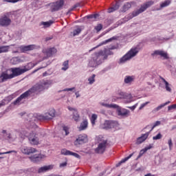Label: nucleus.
I'll use <instances>...</instances> for the list:
<instances>
[{
    "label": "nucleus",
    "instance_id": "f257e3e1",
    "mask_svg": "<svg viewBox=\"0 0 176 176\" xmlns=\"http://www.w3.org/2000/svg\"><path fill=\"white\" fill-rule=\"evenodd\" d=\"M50 85H52V82L48 80L43 81L41 84H36L29 90L26 91L18 97L16 100L12 102L13 105H20L23 100H25V98L30 97V96H32V94H35V93L38 94V93L43 91L45 89H49V87H50Z\"/></svg>",
    "mask_w": 176,
    "mask_h": 176
},
{
    "label": "nucleus",
    "instance_id": "f03ea898",
    "mask_svg": "<svg viewBox=\"0 0 176 176\" xmlns=\"http://www.w3.org/2000/svg\"><path fill=\"white\" fill-rule=\"evenodd\" d=\"M35 65H36V64L29 63L26 66H24V68L23 69L20 67H12L10 69L12 72L11 74H8V71L1 72L0 75V83H3V82L13 79V78L23 75V74H25V72H27V71L32 69Z\"/></svg>",
    "mask_w": 176,
    "mask_h": 176
},
{
    "label": "nucleus",
    "instance_id": "7ed1b4c3",
    "mask_svg": "<svg viewBox=\"0 0 176 176\" xmlns=\"http://www.w3.org/2000/svg\"><path fill=\"white\" fill-rule=\"evenodd\" d=\"M138 53V48H131L125 55H124L120 59V63L123 64V63H126V61H129L133 57H135Z\"/></svg>",
    "mask_w": 176,
    "mask_h": 176
},
{
    "label": "nucleus",
    "instance_id": "20e7f679",
    "mask_svg": "<svg viewBox=\"0 0 176 176\" xmlns=\"http://www.w3.org/2000/svg\"><path fill=\"white\" fill-rule=\"evenodd\" d=\"M101 56H102V52L96 54L95 56L90 60L89 67L93 68L101 64Z\"/></svg>",
    "mask_w": 176,
    "mask_h": 176
},
{
    "label": "nucleus",
    "instance_id": "39448f33",
    "mask_svg": "<svg viewBox=\"0 0 176 176\" xmlns=\"http://www.w3.org/2000/svg\"><path fill=\"white\" fill-rule=\"evenodd\" d=\"M50 12H58L63 6H64V0H59L56 2L50 3L49 4Z\"/></svg>",
    "mask_w": 176,
    "mask_h": 176
},
{
    "label": "nucleus",
    "instance_id": "423d86ee",
    "mask_svg": "<svg viewBox=\"0 0 176 176\" xmlns=\"http://www.w3.org/2000/svg\"><path fill=\"white\" fill-rule=\"evenodd\" d=\"M153 3H155V2L152 1L144 3L142 6H141L139 10H138L136 12L133 13V15L134 16H138V14H140V13L145 12L146 9H148V8H151V6L153 5Z\"/></svg>",
    "mask_w": 176,
    "mask_h": 176
},
{
    "label": "nucleus",
    "instance_id": "0eeeda50",
    "mask_svg": "<svg viewBox=\"0 0 176 176\" xmlns=\"http://www.w3.org/2000/svg\"><path fill=\"white\" fill-rule=\"evenodd\" d=\"M39 134L34 133V132L30 133L29 141L32 145H38L39 144Z\"/></svg>",
    "mask_w": 176,
    "mask_h": 176
},
{
    "label": "nucleus",
    "instance_id": "6e6552de",
    "mask_svg": "<svg viewBox=\"0 0 176 176\" xmlns=\"http://www.w3.org/2000/svg\"><path fill=\"white\" fill-rule=\"evenodd\" d=\"M12 24V19L6 15H3L0 18V26L1 27H9Z\"/></svg>",
    "mask_w": 176,
    "mask_h": 176
},
{
    "label": "nucleus",
    "instance_id": "1a4fd4ad",
    "mask_svg": "<svg viewBox=\"0 0 176 176\" xmlns=\"http://www.w3.org/2000/svg\"><path fill=\"white\" fill-rule=\"evenodd\" d=\"M21 53H27V52H31V50H35L36 49V45H21L18 47Z\"/></svg>",
    "mask_w": 176,
    "mask_h": 176
},
{
    "label": "nucleus",
    "instance_id": "9d476101",
    "mask_svg": "<svg viewBox=\"0 0 176 176\" xmlns=\"http://www.w3.org/2000/svg\"><path fill=\"white\" fill-rule=\"evenodd\" d=\"M86 142H87V135H79L74 142V145L76 146H78V145H82V144H86Z\"/></svg>",
    "mask_w": 176,
    "mask_h": 176
},
{
    "label": "nucleus",
    "instance_id": "9b49d317",
    "mask_svg": "<svg viewBox=\"0 0 176 176\" xmlns=\"http://www.w3.org/2000/svg\"><path fill=\"white\" fill-rule=\"evenodd\" d=\"M118 126L119 123L113 120H106L104 124V127L107 130H108V129H115V127H118Z\"/></svg>",
    "mask_w": 176,
    "mask_h": 176
},
{
    "label": "nucleus",
    "instance_id": "f8f14e48",
    "mask_svg": "<svg viewBox=\"0 0 176 176\" xmlns=\"http://www.w3.org/2000/svg\"><path fill=\"white\" fill-rule=\"evenodd\" d=\"M107 144L108 142L107 140H104L102 142L100 143L98 146V148H96L95 152H96V153L100 154L104 153V152H105V149H107Z\"/></svg>",
    "mask_w": 176,
    "mask_h": 176
},
{
    "label": "nucleus",
    "instance_id": "ddd939ff",
    "mask_svg": "<svg viewBox=\"0 0 176 176\" xmlns=\"http://www.w3.org/2000/svg\"><path fill=\"white\" fill-rule=\"evenodd\" d=\"M21 151L23 155H31L32 153H35L38 151L36 148L28 146L21 147Z\"/></svg>",
    "mask_w": 176,
    "mask_h": 176
},
{
    "label": "nucleus",
    "instance_id": "4468645a",
    "mask_svg": "<svg viewBox=\"0 0 176 176\" xmlns=\"http://www.w3.org/2000/svg\"><path fill=\"white\" fill-rule=\"evenodd\" d=\"M61 155H64L65 156H74V157H76L77 159H80V155L76 153H74L69 150H67L66 148H63L60 151Z\"/></svg>",
    "mask_w": 176,
    "mask_h": 176
},
{
    "label": "nucleus",
    "instance_id": "2eb2a0df",
    "mask_svg": "<svg viewBox=\"0 0 176 176\" xmlns=\"http://www.w3.org/2000/svg\"><path fill=\"white\" fill-rule=\"evenodd\" d=\"M151 56H160V57H163L164 60H168L170 57H168V54L167 52L163 51V50H155L153 54H151Z\"/></svg>",
    "mask_w": 176,
    "mask_h": 176
},
{
    "label": "nucleus",
    "instance_id": "dca6fc26",
    "mask_svg": "<svg viewBox=\"0 0 176 176\" xmlns=\"http://www.w3.org/2000/svg\"><path fill=\"white\" fill-rule=\"evenodd\" d=\"M67 109H69V111H74L72 119H74L75 122H79V120H80V116L79 115V113H78V110L76 109L68 107Z\"/></svg>",
    "mask_w": 176,
    "mask_h": 176
},
{
    "label": "nucleus",
    "instance_id": "f3484780",
    "mask_svg": "<svg viewBox=\"0 0 176 176\" xmlns=\"http://www.w3.org/2000/svg\"><path fill=\"white\" fill-rule=\"evenodd\" d=\"M56 116V110L51 109L49 113H45L44 116H43V119L44 120H50L53 119Z\"/></svg>",
    "mask_w": 176,
    "mask_h": 176
},
{
    "label": "nucleus",
    "instance_id": "a211bd4d",
    "mask_svg": "<svg viewBox=\"0 0 176 176\" xmlns=\"http://www.w3.org/2000/svg\"><path fill=\"white\" fill-rule=\"evenodd\" d=\"M29 159H30L31 162H33V163H38V162H41V160L43 159V155L36 154L34 155L29 157Z\"/></svg>",
    "mask_w": 176,
    "mask_h": 176
},
{
    "label": "nucleus",
    "instance_id": "6ab92c4d",
    "mask_svg": "<svg viewBox=\"0 0 176 176\" xmlns=\"http://www.w3.org/2000/svg\"><path fill=\"white\" fill-rule=\"evenodd\" d=\"M89 126V122H87V120H83L80 124V126L78 127L79 131H83L84 130H86Z\"/></svg>",
    "mask_w": 176,
    "mask_h": 176
},
{
    "label": "nucleus",
    "instance_id": "aec40b11",
    "mask_svg": "<svg viewBox=\"0 0 176 176\" xmlns=\"http://www.w3.org/2000/svg\"><path fill=\"white\" fill-rule=\"evenodd\" d=\"M47 57H52L53 54H56L57 53V50L54 47L49 48L45 52Z\"/></svg>",
    "mask_w": 176,
    "mask_h": 176
},
{
    "label": "nucleus",
    "instance_id": "412c9836",
    "mask_svg": "<svg viewBox=\"0 0 176 176\" xmlns=\"http://www.w3.org/2000/svg\"><path fill=\"white\" fill-rule=\"evenodd\" d=\"M149 134H151V131L142 135L141 137L138 138V144H142V142H144V141H145L148 137H149Z\"/></svg>",
    "mask_w": 176,
    "mask_h": 176
},
{
    "label": "nucleus",
    "instance_id": "4be33fe9",
    "mask_svg": "<svg viewBox=\"0 0 176 176\" xmlns=\"http://www.w3.org/2000/svg\"><path fill=\"white\" fill-rule=\"evenodd\" d=\"M52 169H53V165L44 166L38 169V173H46V171H49V170Z\"/></svg>",
    "mask_w": 176,
    "mask_h": 176
},
{
    "label": "nucleus",
    "instance_id": "5701e85b",
    "mask_svg": "<svg viewBox=\"0 0 176 176\" xmlns=\"http://www.w3.org/2000/svg\"><path fill=\"white\" fill-rule=\"evenodd\" d=\"M129 113H130V111L126 109L118 110V115L119 116H127Z\"/></svg>",
    "mask_w": 176,
    "mask_h": 176
},
{
    "label": "nucleus",
    "instance_id": "b1692460",
    "mask_svg": "<svg viewBox=\"0 0 176 176\" xmlns=\"http://www.w3.org/2000/svg\"><path fill=\"white\" fill-rule=\"evenodd\" d=\"M170 101H168L162 104H160V106H158L157 107L155 108L153 111L152 113H156V112H157L158 111H160V109H162V108H164V107H166V105H168V104H170Z\"/></svg>",
    "mask_w": 176,
    "mask_h": 176
},
{
    "label": "nucleus",
    "instance_id": "393cba45",
    "mask_svg": "<svg viewBox=\"0 0 176 176\" xmlns=\"http://www.w3.org/2000/svg\"><path fill=\"white\" fill-rule=\"evenodd\" d=\"M101 105L102 107H105L106 108H113V109H118L119 108V106L116 104H107V103H101Z\"/></svg>",
    "mask_w": 176,
    "mask_h": 176
},
{
    "label": "nucleus",
    "instance_id": "a878e982",
    "mask_svg": "<svg viewBox=\"0 0 176 176\" xmlns=\"http://www.w3.org/2000/svg\"><path fill=\"white\" fill-rule=\"evenodd\" d=\"M112 41H118V36H114L103 42H102L98 46H102V45H107L109 42H112Z\"/></svg>",
    "mask_w": 176,
    "mask_h": 176
},
{
    "label": "nucleus",
    "instance_id": "bb28decb",
    "mask_svg": "<svg viewBox=\"0 0 176 176\" xmlns=\"http://www.w3.org/2000/svg\"><path fill=\"white\" fill-rule=\"evenodd\" d=\"M119 3L116 2V4L108 9V13H112L113 12H115V10H118L120 8Z\"/></svg>",
    "mask_w": 176,
    "mask_h": 176
},
{
    "label": "nucleus",
    "instance_id": "cd10ccee",
    "mask_svg": "<svg viewBox=\"0 0 176 176\" xmlns=\"http://www.w3.org/2000/svg\"><path fill=\"white\" fill-rule=\"evenodd\" d=\"M161 79L162 82L165 83V89L166 91H169V93H171V87H170V84L168 83V82H167V80H166V79H164V78H161Z\"/></svg>",
    "mask_w": 176,
    "mask_h": 176
},
{
    "label": "nucleus",
    "instance_id": "c85d7f7f",
    "mask_svg": "<svg viewBox=\"0 0 176 176\" xmlns=\"http://www.w3.org/2000/svg\"><path fill=\"white\" fill-rule=\"evenodd\" d=\"M9 45L0 46V54L1 53H8V52H9Z\"/></svg>",
    "mask_w": 176,
    "mask_h": 176
},
{
    "label": "nucleus",
    "instance_id": "c756f323",
    "mask_svg": "<svg viewBox=\"0 0 176 176\" xmlns=\"http://www.w3.org/2000/svg\"><path fill=\"white\" fill-rule=\"evenodd\" d=\"M133 155H134V153L130 154L128 157L124 158L123 160H122L116 166L117 167H119V166H120V164H123V163H126V162H127V160H129V159H130Z\"/></svg>",
    "mask_w": 176,
    "mask_h": 176
},
{
    "label": "nucleus",
    "instance_id": "7c9ffc66",
    "mask_svg": "<svg viewBox=\"0 0 176 176\" xmlns=\"http://www.w3.org/2000/svg\"><path fill=\"white\" fill-rule=\"evenodd\" d=\"M133 80H134L133 76H126L124 78V83H126V84L131 83V82H133Z\"/></svg>",
    "mask_w": 176,
    "mask_h": 176
},
{
    "label": "nucleus",
    "instance_id": "2f4dec72",
    "mask_svg": "<svg viewBox=\"0 0 176 176\" xmlns=\"http://www.w3.org/2000/svg\"><path fill=\"white\" fill-rule=\"evenodd\" d=\"M130 8H131V3H126L123 6L122 8V12H127V10L130 9Z\"/></svg>",
    "mask_w": 176,
    "mask_h": 176
},
{
    "label": "nucleus",
    "instance_id": "473e14b6",
    "mask_svg": "<svg viewBox=\"0 0 176 176\" xmlns=\"http://www.w3.org/2000/svg\"><path fill=\"white\" fill-rule=\"evenodd\" d=\"M170 3H171V0H166L160 4V8L163 9V8H166V6H168Z\"/></svg>",
    "mask_w": 176,
    "mask_h": 176
},
{
    "label": "nucleus",
    "instance_id": "72a5a7b5",
    "mask_svg": "<svg viewBox=\"0 0 176 176\" xmlns=\"http://www.w3.org/2000/svg\"><path fill=\"white\" fill-rule=\"evenodd\" d=\"M115 95L116 96V98H119L120 100H121V98H124V93L122 91H118Z\"/></svg>",
    "mask_w": 176,
    "mask_h": 176
},
{
    "label": "nucleus",
    "instance_id": "f704fd0d",
    "mask_svg": "<svg viewBox=\"0 0 176 176\" xmlns=\"http://www.w3.org/2000/svg\"><path fill=\"white\" fill-rule=\"evenodd\" d=\"M97 114H92L91 118H90V121L91 123L93 126H94V124H96V121L97 120Z\"/></svg>",
    "mask_w": 176,
    "mask_h": 176
},
{
    "label": "nucleus",
    "instance_id": "c9c22d12",
    "mask_svg": "<svg viewBox=\"0 0 176 176\" xmlns=\"http://www.w3.org/2000/svg\"><path fill=\"white\" fill-rule=\"evenodd\" d=\"M69 61L66 60L63 63V67H62V71H67L68 68H69Z\"/></svg>",
    "mask_w": 176,
    "mask_h": 176
},
{
    "label": "nucleus",
    "instance_id": "e433bc0d",
    "mask_svg": "<svg viewBox=\"0 0 176 176\" xmlns=\"http://www.w3.org/2000/svg\"><path fill=\"white\" fill-rule=\"evenodd\" d=\"M53 23V21H50L47 22H41V25H44L45 28H48V27H50Z\"/></svg>",
    "mask_w": 176,
    "mask_h": 176
},
{
    "label": "nucleus",
    "instance_id": "4c0bfd02",
    "mask_svg": "<svg viewBox=\"0 0 176 176\" xmlns=\"http://www.w3.org/2000/svg\"><path fill=\"white\" fill-rule=\"evenodd\" d=\"M96 74H93L91 77L88 78V82L89 85H93L96 82Z\"/></svg>",
    "mask_w": 176,
    "mask_h": 176
},
{
    "label": "nucleus",
    "instance_id": "58836bf2",
    "mask_svg": "<svg viewBox=\"0 0 176 176\" xmlns=\"http://www.w3.org/2000/svg\"><path fill=\"white\" fill-rule=\"evenodd\" d=\"M98 17H100V14H90L87 16V19H94V20H96V19H98Z\"/></svg>",
    "mask_w": 176,
    "mask_h": 176
},
{
    "label": "nucleus",
    "instance_id": "ea45409f",
    "mask_svg": "<svg viewBox=\"0 0 176 176\" xmlns=\"http://www.w3.org/2000/svg\"><path fill=\"white\" fill-rule=\"evenodd\" d=\"M82 32V29L80 28H77L73 31V36H76V35H79Z\"/></svg>",
    "mask_w": 176,
    "mask_h": 176
},
{
    "label": "nucleus",
    "instance_id": "a19ab883",
    "mask_svg": "<svg viewBox=\"0 0 176 176\" xmlns=\"http://www.w3.org/2000/svg\"><path fill=\"white\" fill-rule=\"evenodd\" d=\"M100 52L102 53V55L100 56V61L102 63V61H104V60H107V58H108V56L107 54H104V52L102 51H101Z\"/></svg>",
    "mask_w": 176,
    "mask_h": 176
},
{
    "label": "nucleus",
    "instance_id": "79ce46f5",
    "mask_svg": "<svg viewBox=\"0 0 176 176\" xmlns=\"http://www.w3.org/2000/svg\"><path fill=\"white\" fill-rule=\"evenodd\" d=\"M95 30H96V31H97L98 32H100V31H101V30H102V24H101V23L98 24V25L95 27Z\"/></svg>",
    "mask_w": 176,
    "mask_h": 176
},
{
    "label": "nucleus",
    "instance_id": "37998d69",
    "mask_svg": "<svg viewBox=\"0 0 176 176\" xmlns=\"http://www.w3.org/2000/svg\"><path fill=\"white\" fill-rule=\"evenodd\" d=\"M63 131H65V135H68V134H69V128L68 126H63Z\"/></svg>",
    "mask_w": 176,
    "mask_h": 176
},
{
    "label": "nucleus",
    "instance_id": "c03bdc74",
    "mask_svg": "<svg viewBox=\"0 0 176 176\" xmlns=\"http://www.w3.org/2000/svg\"><path fill=\"white\" fill-rule=\"evenodd\" d=\"M162 137L163 135H162V133H160L157 135L153 137V140H162Z\"/></svg>",
    "mask_w": 176,
    "mask_h": 176
},
{
    "label": "nucleus",
    "instance_id": "a18cd8bd",
    "mask_svg": "<svg viewBox=\"0 0 176 176\" xmlns=\"http://www.w3.org/2000/svg\"><path fill=\"white\" fill-rule=\"evenodd\" d=\"M146 152V151L145 150V148L142 149L140 151L139 155L138 156L136 160H138V159H140V157H141L142 156V155H144V153H145Z\"/></svg>",
    "mask_w": 176,
    "mask_h": 176
},
{
    "label": "nucleus",
    "instance_id": "49530a36",
    "mask_svg": "<svg viewBox=\"0 0 176 176\" xmlns=\"http://www.w3.org/2000/svg\"><path fill=\"white\" fill-rule=\"evenodd\" d=\"M9 153H17V151H6L3 153L0 152V155H8Z\"/></svg>",
    "mask_w": 176,
    "mask_h": 176
},
{
    "label": "nucleus",
    "instance_id": "de8ad7c7",
    "mask_svg": "<svg viewBox=\"0 0 176 176\" xmlns=\"http://www.w3.org/2000/svg\"><path fill=\"white\" fill-rule=\"evenodd\" d=\"M157 126H160V121H156L155 122V124H153V126H152V128L150 130V131H152V130H153V129H155V127H157Z\"/></svg>",
    "mask_w": 176,
    "mask_h": 176
},
{
    "label": "nucleus",
    "instance_id": "09e8293b",
    "mask_svg": "<svg viewBox=\"0 0 176 176\" xmlns=\"http://www.w3.org/2000/svg\"><path fill=\"white\" fill-rule=\"evenodd\" d=\"M104 54H107V56H112L113 55V52L112 51H111V50H104Z\"/></svg>",
    "mask_w": 176,
    "mask_h": 176
},
{
    "label": "nucleus",
    "instance_id": "8fccbe9b",
    "mask_svg": "<svg viewBox=\"0 0 176 176\" xmlns=\"http://www.w3.org/2000/svg\"><path fill=\"white\" fill-rule=\"evenodd\" d=\"M22 0H3V2H9L11 3H16V2H20Z\"/></svg>",
    "mask_w": 176,
    "mask_h": 176
},
{
    "label": "nucleus",
    "instance_id": "3c124183",
    "mask_svg": "<svg viewBox=\"0 0 176 176\" xmlns=\"http://www.w3.org/2000/svg\"><path fill=\"white\" fill-rule=\"evenodd\" d=\"M148 104H149V102H146L143 104H142L139 108V109H144L145 107H146V105H148Z\"/></svg>",
    "mask_w": 176,
    "mask_h": 176
},
{
    "label": "nucleus",
    "instance_id": "603ef678",
    "mask_svg": "<svg viewBox=\"0 0 176 176\" xmlns=\"http://www.w3.org/2000/svg\"><path fill=\"white\" fill-rule=\"evenodd\" d=\"M12 64L16 65L17 64V58L14 57L11 59Z\"/></svg>",
    "mask_w": 176,
    "mask_h": 176
},
{
    "label": "nucleus",
    "instance_id": "864d4df0",
    "mask_svg": "<svg viewBox=\"0 0 176 176\" xmlns=\"http://www.w3.org/2000/svg\"><path fill=\"white\" fill-rule=\"evenodd\" d=\"M168 146H169V148L171 149V148L173 147V140H171V138H170L168 140Z\"/></svg>",
    "mask_w": 176,
    "mask_h": 176
},
{
    "label": "nucleus",
    "instance_id": "5fc2aeb1",
    "mask_svg": "<svg viewBox=\"0 0 176 176\" xmlns=\"http://www.w3.org/2000/svg\"><path fill=\"white\" fill-rule=\"evenodd\" d=\"M171 109H176V104H172L168 107V110L171 111Z\"/></svg>",
    "mask_w": 176,
    "mask_h": 176
},
{
    "label": "nucleus",
    "instance_id": "6e6d98bb",
    "mask_svg": "<svg viewBox=\"0 0 176 176\" xmlns=\"http://www.w3.org/2000/svg\"><path fill=\"white\" fill-rule=\"evenodd\" d=\"M153 148V146L152 144H149L148 146L145 147L144 149L146 151H149V149H152Z\"/></svg>",
    "mask_w": 176,
    "mask_h": 176
},
{
    "label": "nucleus",
    "instance_id": "4d7b16f0",
    "mask_svg": "<svg viewBox=\"0 0 176 176\" xmlns=\"http://www.w3.org/2000/svg\"><path fill=\"white\" fill-rule=\"evenodd\" d=\"M120 100V98H116V96L114 94V96H113L111 101L112 102H116V100Z\"/></svg>",
    "mask_w": 176,
    "mask_h": 176
},
{
    "label": "nucleus",
    "instance_id": "13d9d810",
    "mask_svg": "<svg viewBox=\"0 0 176 176\" xmlns=\"http://www.w3.org/2000/svg\"><path fill=\"white\" fill-rule=\"evenodd\" d=\"M72 90H75V87L72 88H66L63 90V91H72Z\"/></svg>",
    "mask_w": 176,
    "mask_h": 176
},
{
    "label": "nucleus",
    "instance_id": "bf43d9fd",
    "mask_svg": "<svg viewBox=\"0 0 176 176\" xmlns=\"http://www.w3.org/2000/svg\"><path fill=\"white\" fill-rule=\"evenodd\" d=\"M78 6H79V4H76V5H74V6L69 10V12H72L74 9H76V8H78Z\"/></svg>",
    "mask_w": 176,
    "mask_h": 176
},
{
    "label": "nucleus",
    "instance_id": "052dcab7",
    "mask_svg": "<svg viewBox=\"0 0 176 176\" xmlns=\"http://www.w3.org/2000/svg\"><path fill=\"white\" fill-rule=\"evenodd\" d=\"M19 50H20V48H19V47H16L15 50H13L12 53H19Z\"/></svg>",
    "mask_w": 176,
    "mask_h": 176
},
{
    "label": "nucleus",
    "instance_id": "680f3d73",
    "mask_svg": "<svg viewBox=\"0 0 176 176\" xmlns=\"http://www.w3.org/2000/svg\"><path fill=\"white\" fill-rule=\"evenodd\" d=\"M67 166V162H63L60 164V167H65Z\"/></svg>",
    "mask_w": 176,
    "mask_h": 176
},
{
    "label": "nucleus",
    "instance_id": "e2e57ef3",
    "mask_svg": "<svg viewBox=\"0 0 176 176\" xmlns=\"http://www.w3.org/2000/svg\"><path fill=\"white\" fill-rule=\"evenodd\" d=\"M53 38L52 36H50V37H46L45 38V41L46 42H47V41H52V38Z\"/></svg>",
    "mask_w": 176,
    "mask_h": 176
},
{
    "label": "nucleus",
    "instance_id": "0e129e2a",
    "mask_svg": "<svg viewBox=\"0 0 176 176\" xmlns=\"http://www.w3.org/2000/svg\"><path fill=\"white\" fill-rule=\"evenodd\" d=\"M135 108H137V107L135 105L129 107V109H132V111H134V109H135Z\"/></svg>",
    "mask_w": 176,
    "mask_h": 176
},
{
    "label": "nucleus",
    "instance_id": "69168bd1",
    "mask_svg": "<svg viewBox=\"0 0 176 176\" xmlns=\"http://www.w3.org/2000/svg\"><path fill=\"white\" fill-rule=\"evenodd\" d=\"M76 98L80 97V94H79V91L76 92Z\"/></svg>",
    "mask_w": 176,
    "mask_h": 176
},
{
    "label": "nucleus",
    "instance_id": "338daca9",
    "mask_svg": "<svg viewBox=\"0 0 176 176\" xmlns=\"http://www.w3.org/2000/svg\"><path fill=\"white\" fill-rule=\"evenodd\" d=\"M114 49H116V47L115 45H113L111 47L109 48V50H114Z\"/></svg>",
    "mask_w": 176,
    "mask_h": 176
},
{
    "label": "nucleus",
    "instance_id": "774afa93",
    "mask_svg": "<svg viewBox=\"0 0 176 176\" xmlns=\"http://www.w3.org/2000/svg\"><path fill=\"white\" fill-rule=\"evenodd\" d=\"M144 176H152V174L148 173V174L145 175Z\"/></svg>",
    "mask_w": 176,
    "mask_h": 176
}]
</instances>
